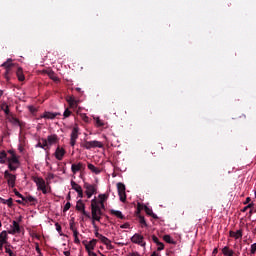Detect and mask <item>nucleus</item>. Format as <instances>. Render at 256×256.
<instances>
[{
  "label": "nucleus",
  "instance_id": "2f4dec72",
  "mask_svg": "<svg viewBox=\"0 0 256 256\" xmlns=\"http://www.w3.org/2000/svg\"><path fill=\"white\" fill-rule=\"evenodd\" d=\"M1 109H2V111H4L5 115H7V117H10V115H12L9 111V105L4 103L1 105Z\"/></svg>",
  "mask_w": 256,
  "mask_h": 256
},
{
  "label": "nucleus",
  "instance_id": "338daca9",
  "mask_svg": "<svg viewBox=\"0 0 256 256\" xmlns=\"http://www.w3.org/2000/svg\"><path fill=\"white\" fill-rule=\"evenodd\" d=\"M249 201H251V198L247 197L245 203H249Z\"/></svg>",
  "mask_w": 256,
  "mask_h": 256
},
{
  "label": "nucleus",
  "instance_id": "f8f14e48",
  "mask_svg": "<svg viewBox=\"0 0 256 256\" xmlns=\"http://www.w3.org/2000/svg\"><path fill=\"white\" fill-rule=\"evenodd\" d=\"M46 142H47L46 149H51L52 145L59 143V137L56 134H51L47 136Z\"/></svg>",
  "mask_w": 256,
  "mask_h": 256
},
{
  "label": "nucleus",
  "instance_id": "412c9836",
  "mask_svg": "<svg viewBox=\"0 0 256 256\" xmlns=\"http://www.w3.org/2000/svg\"><path fill=\"white\" fill-rule=\"evenodd\" d=\"M58 115H61V113H59V112H55V113H53V112H44L40 116V118L41 119H55V117H58Z\"/></svg>",
  "mask_w": 256,
  "mask_h": 256
},
{
  "label": "nucleus",
  "instance_id": "de8ad7c7",
  "mask_svg": "<svg viewBox=\"0 0 256 256\" xmlns=\"http://www.w3.org/2000/svg\"><path fill=\"white\" fill-rule=\"evenodd\" d=\"M152 241H153L156 245H158V243H160L159 238H158L157 236H155V235L152 236Z\"/></svg>",
  "mask_w": 256,
  "mask_h": 256
},
{
  "label": "nucleus",
  "instance_id": "7ed1b4c3",
  "mask_svg": "<svg viewBox=\"0 0 256 256\" xmlns=\"http://www.w3.org/2000/svg\"><path fill=\"white\" fill-rule=\"evenodd\" d=\"M32 180L36 184L37 191H42L43 195H47V184L45 180L39 176H33Z\"/></svg>",
  "mask_w": 256,
  "mask_h": 256
},
{
  "label": "nucleus",
  "instance_id": "5fc2aeb1",
  "mask_svg": "<svg viewBox=\"0 0 256 256\" xmlns=\"http://www.w3.org/2000/svg\"><path fill=\"white\" fill-rule=\"evenodd\" d=\"M16 203H18L19 205H26L25 200H23V199L16 200Z\"/></svg>",
  "mask_w": 256,
  "mask_h": 256
},
{
  "label": "nucleus",
  "instance_id": "c9c22d12",
  "mask_svg": "<svg viewBox=\"0 0 256 256\" xmlns=\"http://www.w3.org/2000/svg\"><path fill=\"white\" fill-rule=\"evenodd\" d=\"M47 75H48V77H50V79H52V81H59V77H57L55 72L48 71Z\"/></svg>",
  "mask_w": 256,
  "mask_h": 256
},
{
  "label": "nucleus",
  "instance_id": "5701e85b",
  "mask_svg": "<svg viewBox=\"0 0 256 256\" xmlns=\"http://www.w3.org/2000/svg\"><path fill=\"white\" fill-rule=\"evenodd\" d=\"M7 119L10 123H12V125H15V127H21V122L19 119L15 118L13 114L8 116Z\"/></svg>",
  "mask_w": 256,
  "mask_h": 256
},
{
  "label": "nucleus",
  "instance_id": "c756f323",
  "mask_svg": "<svg viewBox=\"0 0 256 256\" xmlns=\"http://www.w3.org/2000/svg\"><path fill=\"white\" fill-rule=\"evenodd\" d=\"M23 201H24V203H37V198H35V197H33V196H31V195H29V196H24V198H23Z\"/></svg>",
  "mask_w": 256,
  "mask_h": 256
},
{
  "label": "nucleus",
  "instance_id": "473e14b6",
  "mask_svg": "<svg viewBox=\"0 0 256 256\" xmlns=\"http://www.w3.org/2000/svg\"><path fill=\"white\" fill-rule=\"evenodd\" d=\"M163 240H164L166 243H169L170 245H175V240H173V238H171L170 235H164V236H163Z\"/></svg>",
  "mask_w": 256,
  "mask_h": 256
},
{
  "label": "nucleus",
  "instance_id": "864d4df0",
  "mask_svg": "<svg viewBox=\"0 0 256 256\" xmlns=\"http://www.w3.org/2000/svg\"><path fill=\"white\" fill-rule=\"evenodd\" d=\"M89 256H97V253L93 252V250L87 251Z\"/></svg>",
  "mask_w": 256,
  "mask_h": 256
},
{
  "label": "nucleus",
  "instance_id": "b1692460",
  "mask_svg": "<svg viewBox=\"0 0 256 256\" xmlns=\"http://www.w3.org/2000/svg\"><path fill=\"white\" fill-rule=\"evenodd\" d=\"M111 215H114V217H117V219H125V215H123V212L119 210H110Z\"/></svg>",
  "mask_w": 256,
  "mask_h": 256
},
{
  "label": "nucleus",
  "instance_id": "4d7b16f0",
  "mask_svg": "<svg viewBox=\"0 0 256 256\" xmlns=\"http://www.w3.org/2000/svg\"><path fill=\"white\" fill-rule=\"evenodd\" d=\"M28 109L31 111V113H35V111H37L33 106H28Z\"/></svg>",
  "mask_w": 256,
  "mask_h": 256
},
{
  "label": "nucleus",
  "instance_id": "72a5a7b5",
  "mask_svg": "<svg viewBox=\"0 0 256 256\" xmlns=\"http://www.w3.org/2000/svg\"><path fill=\"white\" fill-rule=\"evenodd\" d=\"M73 237H74V243L76 245H79L81 243V240L79 239V231H75L73 232Z\"/></svg>",
  "mask_w": 256,
  "mask_h": 256
},
{
  "label": "nucleus",
  "instance_id": "c85d7f7f",
  "mask_svg": "<svg viewBox=\"0 0 256 256\" xmlns=\"http://www.w3.org/2000/svg\"><path fill=\"white\" fill-rule=\"evenodd\" d=\"M222 253H223V255H225V256H233V255H235V252H234L232 249H230L228 246H225V247L222 249Z\"/></svg>",
  "mask_w": 256,
  "mask_h": 256
},
{
  "label": "nucleus",
  "instance_id": "9d476101",
  "mask_svg": "<svg viewBox=\"0 0 256 256\" xmlns=\"http://www.w3.org/2000/svg\"><path fill=\"white\" fill-rule=\"evenodd\" d=\"M125 184L119 182L117 183V190H118V195H119V200L122 203H125L127 201V193L125 192Z\"/></svg>",
  "mask_w": 256,
  "mask_h": 256
},
{
  "label": "nucleus",
  "instance_id": "09e8293b",
  "mask_svg": "<svg viewBox=\"0 0 256 256\" xmlns=\"http://www.w3.org/2000/svg\"><path fill=\"white\" fill-rule=\"evenodd\" d=\"M129 227H131V225H129V223H124L120 226V229H129Z\"/></svg>",
  "mask_w": 256,
  "mask_h": 256
},
{
  "label": "nucleus",
  "instance_id": "f3484780",
  "mask_svg": "<svg viewBox=\"0 0 256 256\" xmlns=\"http://www.w3.org/2000/svg\"><path fill=\"white\" fill-rule=\"evenodd\" d=\"M86 251H93L97 247V239H92L89 242L83 241Z\"/></svg>",
  "mask_w": 256,
  "mask_h": 256
},
{
  "label": "nucleus",
  "instance_id": "8fccbe9b",
  "mask_svg": "<svg viewBox=\"0 0 256 256\" xmlns=\"http://www.w3.org/2000/svg\"><path fill=\"white\" fill-rule=\"evenodd\" d=\"M95 237H97L98 239H101V237H103V234L99 233V230L95 231Z\"/></svg>",
  "mask_w": 256,
  "mask_h": 256
},
{
  "label": "nucleus",
  "instance_id": "3c124183",
  "mask_svg": "<svg viewBox=\"0 0 256 256\" xmlns=\"http://www.w3.org/2000/svg\"><path fill=\"white\" fill-rule=\"evenodd\" d=\"M55 227H56V231H58V233H61V226H60V224L56 223Z\"/></svg>",
  "mask_w": 256,
  "mask_h": 256
},
{
  "label": "nucleus",
  "instance_id": "69168bd1",
  "mask_svg": "<svg viewBox=\"0 0 256 256\" xmlns=\"http://www.w3.org/2000/svg\"><path fill=\"white\" fill-rule=\"evenodd\" d=\"M151 256H161L159 253H157V252H153L152 254H151Z\"/></svg>",
  "mask_w": 256,
  "mask_h": 256
},
{
  "label": "nucleus",
  "instance_id": "2eb2a0df",
  "mask_svg": "<svg viewBox=\"0 0 256 256\" xmlns=\"http://www.w3.org/2000/svg\"><path fill=\"white\" fill-rule=\"evenodd\" d=\"M65 153H67V151H65L63 147L58 146L55 150L54 157L57 159V161H63Z\"/></svg>",
  "mask_w": 256,
  "mask_h": 256
},
{
  "label": "nucleus",
  "instance_id": "cd10ccee",
  "mask_svg": "<svg viewBox=\"0 0 256 256\" xmlns=\"http://www.w3.org/2000/svg\"><path fill=\"white\" fill-rule=\"evenodd\" d=\"M41 141L42 143L38 142L36 144V148L44 149V151H47V140L45 138H42Z\"/></svg>",
  "mask_w": 256,
  "mask_h": 256
},
{
  "label": "nucleus",
  "instance_id": "bb28decb",
  "mask_svg": "<svg viewBox=\"0 0 256 256\" xmlns=\"http://www.w3.org/2000/svg\"><path fill=\"white\" fill-rule=\"evenodd\" d=\"M88 169L95 175H99V173H101V169H99L98 167H96L95 165H93L91 163L88 164Z\"/></svg>",
  "mask_w": 256,
  "mask_h": 256
},
{
  "label": "nucleus",
  "instance_id": "39448f33",
  "mask_svg": "<svg viewBox=\"0 0 256 256\" xmlns=\"http://www.w3.org/2000/svg\"><path fill=\"white\" fill-rule=\"evenodd\" d=\"M130 241L135 245H140V247H147V242H145V238L143 235L139 233H135L131 238Z\"/></svg>",
  "mask_w": 256,
  "mask_h": 256
},
{
  "label": "nucleus",
  "instance_id": "052dcab7",
  "mask_svg": "<svg viewBox=\"0 0 256 256\" xmlns=\"http://www.w3.org/2000/svg\"><path fill=\"white\" fill-rule=\"evenodd\" d=\"M54 178H55V175H53V173L48 174V179H54Z\"/></svg>",
  "mask_w": 256,
  "mask_h": 256
},
{
  "label": "nucleus",
  "instance_id": "4c0bfd02",
  "mask_svg": "<svg viewBox=\"0 0 256 256\" xmlns=\"http://www.w3.org/2000/svg\"><path fill=\"white\" fill-rule=\"evenodd\" d=\"M100 241L101 243H103V245H107L111 240H109V238L102 235L100 236Z\"/></svg>",
  "mask_w": 256,
  "mask_h": 256
},
{
  "label": "nucleus",
  "instance_id": "774afa93",
  "mask_svg": "<svg viewBox=\"0 0 256 256\" xmlns=\"http://www.w3.org/2000/svg\"><path fill=\"white\" fill-rule=\"evenodd\" d=\"M213 253H214V254H216V253H217V248H215V249L213 250Z\"/></svg>",
  "mask_w": 256,
  "mask_h": 256
},
{
  "label": "nucleus",
  "instance_id": "6e6552de",
  "mask_svg": "<svg viewBox=\"0 0 256 256\" xmlns=\"http://www.w3.org/2000/svg\"><path fill=\"white\" fill-rule=\"evenodd\" d=\"M1 67H4V69L6 70L4 73V77L7 81H9V73H11V68L15 67V64L13 63V59L8 58L7 61H5Z\"/></svg>",
  "mask_w": 256,
  "mask_h": 256
},
{
  "label": "nucleus",
  "instance_id": "4468645a",
  "mask_svg": "<svg viewBox=\"0 0 256 256\" xmlns=\"http://www.w3.org/2000/svg\"><path fill=\"white\" fill-rule=\"evenodd\" d=\"M71 188L76 191V193L78 194V197L80 199H83V188L81 187V185L77 184V182L75 181H71L70 182Z\"/></svg>",
  "mask_w": 256,
  "mask_h": 256
},
{
  "label": "nucleus",
  "instance_id": "a18cd8bd",
  "mask_svg": "<svg viewBox=\"0 0 256 256\" xmlns=\"http://www.w3.org/2000/svg\"><path fill=\"white\" fill-rule=\"evenodd\" d=\"M5 253H8L9 256H13V250H11L9 247L5 248Z\"/></svg>",
  "mask_w": 256,
  "mask_h": 256
},
{
  "label": "nucleus",
  "instance_id": "f257e3e1",
  "mask_svg": "<svg viewBox=\"0 0 256 256\" xmlns=\"http://www.w3.org/2000/svg\"><path fill=\"white\" fill-rule=\"evenodd\" d=\"M9 157L7 158L8 161V169L10 171H17L18 167H20L21 162H19V156L13 150H8Z\"/></svg>",
  "mask_w": 256,
  "mask_h": 256
},
{
  "label": "nucleus",
  "instance_id": "f03ea898",
  "mask_svg": "<svg viewBox=\"0 0 256 256\" xmlns=\"http://www.w3.org/2000/svg\"><path fill=\"white\" fill-rule=\"evenodd\" d=\"M91 215H92V219H94L95 221H101V215H103V212L101 211V206L99 205V203H97V198L94 197V199L91 200Z\"/></svg>",
  "mask_w": 256,
  "mask_h": 256
},
{
  "label": "nucleus",
  "instance_id": "423d86ee",
  "mask_svg": "<svg viewBox=\"0 0 256 256\" xmlns=\"http://www.w3.org/2000/svg\"><path fill=\"white\" fill-rule=\"evenodd\" d=\"M84 189L87 199H91L97 193V185L95 184L84 183Z\"/></svg>",
  "mask_w": 256,
  "mask_h": 256
},
{
  "label": "nucleus",
  "instance_id": "e433bc0d",
  "mask_svg": "<svg viewBox=\"0 0 256 256\" xmlns=\"http://www.w3.org/2000/svg\"><path fill=\"white\" fill-rule=\"evenodd\" d=\"M94 120L96 122V127H104L105 126V122H103V120L101 118L95 117Z\"/></svg>",
  "mask_w": 256,
  "mask_h": 256
},
{
  "label": "nucleus",
  "instance_id": "c03bdc74",
  "mask_svg": "<svg viewBox=\"0 0 256 256\" xmlns=\"http://www.w3.org/2000/svg\"><path fill=\"white\" fill-rule=\"evenodd\" d=\"M6 205H8V207H13V198H9L6 200Z\"/></svg>",
  "mask_w": 256,
  "mask_h": 256
},
{
  "label": "nucleus",
  "instance_id": "e2e57ef3",
  "mask_svg": "<svg viewBox=\"0 0 256 256\" xmlns=\"http://www.w3.org/2000/svg\"><path fill=\"white\" fill-rule=\"evenodd\" d=\"M63 255H65V256H71V252H69V251H64V252H63Z\"/></svg>",
  "mask_w": 256,
  "mask_h": 256
},
{
  "label": "nucleus",
  "instance_id": "f704fd0d",
  "mask_svg": "<svg viewBox=\"0 0 256 256\" xmlns=\"http://www.w3.org/2000/svg\"><path fill=\"white\" fill-rule=\"evenodd\" d=\"M77 115H80L82 121H85V123L89 122V117L85 113H80L79 109L76 111Z\"/></svg>",
  "mask_w": 256,
  "mask_h": 256
},
{
  "label": "nucleus",
  "instance_id": "0eeeda50",
  "mask_svg": "<svg viewBox=\"0 0 256 256\" xmlns=\"http://www.w3.org/2000/svg\"><path fill=\"white\" fill-rule=\"evenodd\" d=\"M76 211H79L84 217L91 219V214L85 210V202H83L82 198L76 202Z\"/></svg>",
  "mask_w": 256,
  "mask_h": 256
},
{
  "label": "nucleus",
  "instance_id": "603ef678",
  "mask_svg": "<svg viewBox=\"0 0 256 256\" xmlns=\"http://www.w3.org/2000/svg\"><path fill=\"white\" fill-rule=\"evenodd\" d=\"M106 247H107V249H115V247L113 246V244H111V241L106 244Z\"/></svg>",
  "mask_w": 256,
  "mask_h": 256
},
{
  "label": "nucleus",
  "instance_id": "9b49d317",
  "mask_svg": "<svg viewBox=\"0 0 256 256\" xmlns=\"http://www.w3.org/2000/svg\"><path fill=\"white\" fill-rule=\"evenodd\" d=\"M66 101L70 109H77V107H79V104L81 103V100L75 98V96H67Z\"/></svg>",
  "mask_w": 256,
  "mask_h": 256
},
{
  "label": "nucleus",
  "instance_id": "dca6fc26",
  "mask_svg": "<svg viewBox=\"0 0 256 256\" xmlns=\"http://www.w3.org/2000/svg\"><path fill=\"white\" fill-rule=\"evenodd\" d=\"M109 199V193L99 194L97 203L102 208L105 209V202Z\"/></svg>",
  "mask_w": 256,
  "mask_h": 256
},
{
  "label": "nucleus",
  "instance_id": "bf43d9fd",
  "mask_svg": "<svg viewBox=\"0 0 256 256\" xmlns=\"http://www.w3.org/2000/svg\"><path fill=\"white\" fill-rule=\"evenodd\" d=\"M253 207V204H248L246 207H244L243 211H247V209Z\"/></svg>",
  "mask_w": 256,
  "mask_h": 256
},
{
  "label": "nucleus",
  "instance_id": "6ab92c4d",
  "mask_svg": "<svg viewBox=\"0 0 256 256\" xmlns=\"http://www.w3.org/2000/svg\"><path fill=\"white\" fill-rule=\"evenodd\" d=\"M7 239H9L7 230H3L0 233V251H3V245H5V243H7Z\"/></svg>",
  "mask_w": 256,
  "mask_h": 256
},
{
  "label": "nucleus",
  "instance_id": "20e7f679",
  "mask_svg": "<svg viewBox=\"0 0 256 256\" xmlns=\"http://www.w3.org/2000/svg\"><path fill=\"white\" fill-rule=\"evenodd\" d=\"M81 147H83V149H87V150L97 149V148L102 149L103 143H101V141H97V140L85 141L84 143H82Z\"/></svg>",
  "mask_w": 256,
  "mask_h": 256
},
{
  "label": "nucleus",
  "instance_id": "7c9ffc66",
  "mask_svg": "<svg viewBox=\"0 0 256 256\" xmlns=\"http://www.w3.org/2000/svg\"><path fill=\"white\" fill-rule=\"evenodd\" d=\"M145 213L150 217H153V219H158L157 214L153 213V209L149 207H145Z\"/></svg>",
  "mask_w": 256,
  "mask_h": 256
},
{
  "label": "nucleus",
  "instance_id": "a19ab883",
  "mask_svg": "<svg viewBox=\"0 0 256 256\" xmlns=\"http://www.w3.org/2000/svg\"><path fill=\"white\" fill-rule=\"evenodd\" d=\"M139 219L140 225H142V227H147V221H145V217L140 216Z\"/></svg>",
  "mask_w": 256,
  "mask_h": 256
},
{
  "label": "nucleus",
  "instance_id": "49530a36",
  "mask_svg": "<svg viewBox=\"0 0 256 256\" xmlns=\"http://www.w3.org/2000/svg\"><path fill=\"white\" fill-rule=\"evenodd\" d=\"M14 195H16V197H19L20 199H24V196L21 195L19 191H17V189L14 190Z\"/></svg>",
  "mask_w": 256,
  "mask_h": 256
},
{
  "label": "nucleus",
  "instance_id": "1a4fd4ad",
  "mask_svg": "<svg viewBox=\"0 0 256 256\" xmlns=\"http://www.w3.org/2000/svg\"><path fill=\"white\" fill-rule=\"evenodd\" d=\"M4 179H6L8 186L13 189L15 187V183L17 181V176L15 174L10 173L8 170L4 172Z\"/></svg>",
  "mask_w": 256,
  "mask_h": 256
},
{
  "label": "nucleus",
  "instance_id": "aec40b11",
  "mask_svg": "<svg viewBox=\"0 0 256 256\" xmlns=\"http://www.w3.org/2000/svg\"><path fill=\"white\" fill-rule=\"evenodd\" d=\"M12 229L8 231L10 235H15V233H21V226L17 221L12 222Z\"/></svg>",
  "mask_w": 256,
  "mask_h": 256
},
{
  "label": "nucleus",
  "instance_id": "393cba45",
  "mask_svg": "<svg viewBox=\"0 0 256 256\" xmlns=\"http://www.w3.org/2000/svg\"><path fill=\"white\" fill-rule=\"evenodd\" d=\"M9 157H7V152H5V150L0 152V165H5V163H7V159Z\"/></svg>",
  "mask_w": 256,
  "mask_h": 256
},
{
  "label": "nucleus",
  "instance_id": "0e129e2a",
  "mask_svg": "<svg viewBox=\"0 0 256 256\" xmlns=\"http://www.w3.org/2000/svg\"><path fill=\"white\" fill-rule=\"evenodd\" d=\"M0 203H3V205H6V200L0 197Z\"/></svg>",
  "mask_w": 256,
  "mask_h": 256
},
{
  "label": "nucleus",
  "instance_id": "58836bf2",
  "mask_svg": "<svg viewBox=\"0 0 256 256\" xmlns=\"http://www.w3.org/2000/svg\"><path fill=\"white\" fill-rule=\"evenodd\" d=\"M256 254V243L251 244L250 246V255Z\"/></svg>",
  "mask_w": 256,
  "mask_h": 256
},
{
  "label": "nucleus",
  "instance_id": "79ce46f5",
  "mask_svg": "<svg viewBox=\"0 0 256 256\" xmlns=\"http://www.w3.org/2000/svg\"><path fill=\"white\" fill-rule=\"evenodd\" d=\"M69 209H71V202H67V203L64 205L63 212H64V213H67V211H69Z\"/></svg>",
  "mask_w": 256,
  "mask_h": 256
},
{
  "label": "nucleus",
  "instance_id": "4be33fe9",
  "mask_svg": "<svg viewBox=\"0 0 256 256\" xmlns=\"http://www.w3.org/2000/svg\"><path fill=\"white\" fill-rule=\"evenodd\" d=\"M229 235L233 237V239H241L243 237V230L230 231Z\"/></svg>",
  "mask_w": 256,
  "mask_h": 256
},
{
  "label": "nucleus",
  "instance_id": "13d9d810",
  "mask_svg": "<svg viewBox=\"0 0 256 256\" xmlns=\"http://www.w3.org/2000/svg\"><path fill=\"white\" fill-rule=\"evenodd\" d=\"M36 251L38 255H41V248H39V244H36Z\"/></svg>",
  "mask_w": 256,
  "mask_h": 256
},
{
  "label": "nucleus",
  "instance_id": "a878e982",
  "mask_svg": "<svg viewBox=\"0 0 256 256\" xmlns=\"http://www.w3.org/2000/svg\"><path fill=\"white\" fill-rule=\"evenodd\" d=\"M18 81H25V74H23V68L19 67L16 71Z\"/></svg>",
  "mask_w": 256,
  "mask_h": 256
},
{
  "label": "nucleus",
  "instance_id": "ddd939ff",
  "mask_svg": "<svg viewBox=\"0 0 256 256\" xmlns=\"http://www.w3.org/2000/svg\"><path fill=\"white\" fill-rule=\"evenodd\" d=\"M77 139H79V128L74 127L72 129L71 135H70V145L71 147H75V143H77Z\"/></svg>",
  "mask_w": 256,
  "mask_h": 256
},
{
  "label": "nucleus",
  "instance_id": "37998d69",
  "mask_svg": "<svg viewBox=\"0 0 256 256\" xmlns=\"http://www.w3.org/2000/svg\"><path fill=\"white\" fill-rule=\"evenodd\" d=\"M163 249H165V245L163 244V242H158L157 251H163Z\"/></svg>",
  "mask_w": 256,
  "mask_h": 256
},
{
  "label": "nucleus",
  "instance_id": "ea45409f",
  "mask_svg": "<svg viewBox=\"0 0 256 256\" xmlns=\"http://www.w3.org/2000/svg\"><path fill=\"white\" fill-rule=\"evenodd\" d=\"M71 110H69V108H67L64 113H63V117L64 119H67V117H71Z\"/></svg>",
  "mask_w": 256,
  "mask_h": 256
},
{
  "label": "nucleus",
  "instance_id": "680f3d73",
  "mask_svg": "<svg viewBox=\"0 0 256 256\" xmlns=\"http://www.w3.org/2000/svg\"><path fill=\"white\" fill-rule=\"evenodd\" d=\"M95 221H97V220L92 219V225H93L94 229L97 230V224H95Z\"/></svg>",
  "mask_w": 256,
  "mask_h": 256
},
{
  "label": "nucleus",
  "instance_id": "a211bd4d",
  "mask_svg": "<svg viewBox=\"0 0 256 256\" xmlns=\"http://www.w3.org/2000/svg\"><path fill=\"white\" fill-rule=\"evenodd\" d=\"M81 169H85V165L83 164V162H78L77 164L71 165V171L73 175H77V173H79Z\"/></svg>",
  "mask_w": 256,
  "mask_h": 256
},
{
  "label": "nucleus",
  "instance_id": "6e6d98bb",
  "mask_svg": "<svg viewBox=\"0 0 256 256\" xmlns=\"http://www.w3.org/2000/svg\"><path fill=\"white\" fill-rule=\"evenodd\" d=\"M70 229L72 230V233L77 231V227H75V225H73V224H70Z\"/></svg>",
  "mask_w": 256,
  "mask_h": 256
}]
</instances>
